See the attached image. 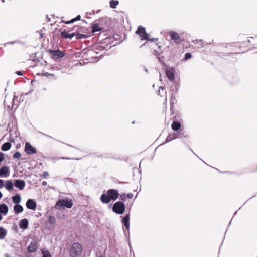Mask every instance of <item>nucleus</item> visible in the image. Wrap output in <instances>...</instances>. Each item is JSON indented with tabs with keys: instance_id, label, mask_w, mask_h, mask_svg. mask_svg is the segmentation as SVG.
<instances>
[{
	"instance_id": "nucleus-1",
	"label": "nucleus",
	"mask_w": 257,
	"mask_h": 257,
	"mask_svg": "<svg viewBox=\"0 0 257 257\" xmlns=\"http://www.w3.org/2000/svg\"><path fill=\"white\" fill-rule=\"evenodd\" d=\"M108 19L107 18H101L98 20H95L91 24L92 33H95L98 31L104 33L109 30V26L107 25Z\"/></svg>"
},
{
	"instance_id": "nucleus-2",
	"label": "nucleus",
	"mask_w": 257,
	"mask_h": 257,
	"mask_svg": "<svg viewBox=\"0 0 257 257\" xmlns=\"http://www.w3.org/2000/svg\"><path fill=\"white\" fill-rule=\"evenodd\" d=\"M68 251L70 257L80 256L82 252V246L78 242H74L69 248Z\"/></svg>"
},
{
	"instance_id": "nucleus-3",
	"label": "nucleus",
	"mask_w": 257,
	"mask_h": 257,
	"mask_svg": "<svg viewBox=\"0 0 257 257\" xmlns=\"http://www.w3.org/2000/svg\"><path fill=\"white\" fill-rule=\"evenodd\" d=\"M73 203L71 199H62L58 200L54 206L55 208L58 210H61L65 208L70 209L73 206Z\"/></svg>"
},
{
	"instance_id": "nucleus-4",
	"label": "nucleus",
	"mask_w": 257,
	"mask_h": 257,
	"mask_svg": "<svg viewBox=\"0 0 257 257\" xmlns=\"http://www.w3.org/2000/svg\"><path fill=\"white\" fill-rule=\"evenodd\" d=\"M112 211L118 215L122 214L125 210V205L123 202L118 201L113 204L112 207Z\"/></svg>"
},
{
	"instance_id": "nucleus-5",
	"label": "nucleus",
	"mask_w": 257,
	"mask_h": 257,
	"mask_svg": "<svg viewBox=\"0 0 257 257\" xmlns=\"http://www.w3.org/2000/svg\"><path fill=\"white\" fill-rule=\"evenodd\" d=\"M56 225V220L55 216L49 215L48 219L45 222V228L49 231L55 228Z\"/></svg>"
},
{
	"instance_id": "nucleus-6",
	"label": "nucleus",
	"mask_w": 257,
	"mask_h": 257,
	"mask_svg": "<svg viewBox=\"0 0 257 257\" xmlns=\"http://www.w3.org/2000/svg\"><path fill=\"white\" fill-rule=\"evenodd\" d=\"M47 52L51 55V58L56 60L59 58H62L65 56V53L60 49L57 50L48 49Z\"/></svg>"
},
{
	"instance_id": "nucleus-7",
	"label": "nucleus",
	"mask_w": 257,
	"mask_h": 257,
	"mask_svg": "<svg viewBox=\"0 0 257 257\" xmlns=\"http://www.w3.org/2000/svg\"><path fill=\"white\" fill-rule=\"evenodd\" d=\"M38 245V238H34L30 242L27 247L28 252L29 253H33L37 251Z\"/></svg>"
},
{
	"instance_id": "nucleus-8",
	"label": "nucleus",
	"mask_w": 257,
	"mask_h": 257,
	"mask_svg": "<svg viewBox=\"0 0 257 257\" xmlns=\"http://www.w3.org/2000/svg\"><path fill=\"white\" fill-rule=\"evenodd\" d=\"M136 33L140 36L141 40H148V34L146 32L145 27L139 26L136 31Z\"/></svg>"
},
{
	"instance_id": "nucleus-9",
	"label": "nucleus",
	"mask_w": 257,
	"mask_h": 257,
	"mask_svg": "<svg viewBox=\"0 0 257 257\" xmlns=\"http://www.w3.org/2000/svg\"><path fill=\"white\" fill-rule=\"evenodd\" d=\"M175 68L174 67H171L165 71L166 76L170 81H176L175 80Z\"/></svg>"
},
{
	"instance_id": "nucleus-10",
	"label": "nucleus",
	"mask_w": 257,
	"mask_h": 257,
	"mask_svg": "<svg viewBox=\"0 0 257 257\" xmlns=\"http://www.w3.org/2000/svg\"><path fill=\"white\" fill-rule=\"evenodd\" d=\"M24 150L28 155H32L37 153V149L28 142L25 143Z\"/></svg>"
},
{
	"instance_id": "nucleus-11",
	"label": "nucleus",
	"mask_w": 257,
	"mask_h": 257,
	"mask_svg": "<svg viewBox=\"0 0 257 257\" xmlns=\"http://www.w3.org/2000/svg\"><path fill=\"white\" fill-rule=\"evenodd\" d=\"M130 210L131 208L129 209L128 212L123 217L120 216V217L122 218L121 222L127 230H129L130 227Z\"/></svg>"
},
{
	"instance_id": "nucleus-12",
	"label": "nucleus",
	"mask_w": 257,
	"mask_h": 257,
	"mask_svg": "<svg viewBox=\"0 0 257 257\" xmlns=\"http://www.w3.org/2000/svg\"><path fill=\"white\" fill-rule=\"evenodd\" d=\"M107 192L109 196L111 201H115L119 196L118 191L114 189H110L107 191Z\"/></svg>"
},
{
	"instance_id": "nucleus-13",
	"label": "nucleus",
	"mask_w": 257,
	"mask_h": 257,
	"mask_svg": "<svg viewBox=\"0 0 257 257\" xmlns=\"http://www.w3.org/2000/svg\"><path fill=\"white\" fill-rule=\"evenodd\" d=\"M171 40H173L177 44H180L182 42L181 38L179 37L178 34L174 31H171L169 33Z\"/></svg>"
},
{
	"instance_id": "nucleus-14",
	"label": "nucleus",
	"mask_w": 257,
	"mask_h": 257,
	"mask_svg": "<svg viewBox=\"0 0 257 257\" xmlns=\"http://www.w3.org/2000/svg\"><path fill=\"white\" fill-rule=\"evenodd\" d=\"M26 207L32 210H35L37 207V203L34 199H29L26 203Z\"/></svg>"
},
{
	"instance_id": "nucleus-15",
	"label": "nucleus",
	"mask_w": 257,
	"mask_h": 257,
	"mask_svg": "<svg viewBox=\"0 0 257 257\" xmlns=\"http://www.w3.org/2000/svg\"><path fill=\"white\" fill-rule=\"evenodd\" d=\"M14 186L18 188L19 190H22L25 188L26 183L24 180L16 179L14 180Z\"/></svg>"
},
{
	"instance_id": "nucleus-16",
	"label": "nucleus",
	"mask_w": 257,
	"mask_h": 257,
	"mask_svg": "<svg viewBox=\"0 0 257 257\" xmlns=\"http://www.w3.org/2000/svg\"><path fill=\"white\" fill-rule=\"evenodd\" d=\"M172 82L173 84L170 87V90L173 92L174 93H177L180 87L179 80L178 81L176 80Z\"/></svg>"
},
{
	"instance_id": "nucleus-17",
	"label": "nucleus",
	"mask_w": 257,
	"mask_h": 257,
	"mask_svg": "<svg viewBox=\"0 0 257 257\" xmlns=\"http://www.w3.org/2000/svg\"><path fill=\"white\" fill-rule=\"evenodd\" d=\"M176 133H174L173 135H175V137L176 139L177 138H182V142H184V140L187 139L188 137L184 134V133L183 132L182 130H180L179 131H176Z\"/></svg>"
},
{
	"instance_id": "nucleus-18",
	"label": "nucleus",
	"mask_w": 257,
	"mask_h": 257,
	"mask_svg": "<svg viewBox=\"0 0 257 257\" xmlns=\"http://www.w3.org/2000/svg\"><path fill=\"white\" fill-rule=\"evenodd\" d=\"M60 36L64 39H71L74 36H76V33L73 32L72 33H69L67 31L64 30L60 33Z\"/></svg>"
},
{
	"instance_id": "nucleus-19",
	"label": "nucleus",
	"mask_w": 257,
	"mask_h": 257,
	"mask_svg": "<svg viewBox=\"0 0 257 257\" xmlns=\"http://www.w3.org/2000/svg\"><path fill=\"white\" fill-rule=\"evenodd\" d=\"M1 177H7L10 174V170L8 166L4 165L0 168Z\"/></svg>"
},
{
	"instance_id": "nucleus-20",
	"label": "nucleus",
	"mask_w": 257,
	"mask_h": 257,
	"mask_svg": "<svg viewBox=\"0 0 257 257\" xmlns=\"http://www.w3.org/2000/svg\"><path fill=\"white\" fill-rule=\"evenodd\" d=\"M93 49L94 50L93 53L97 54L98 53V51H104L106 49L104 45L101 44H97L93 46Z\"/></svg>"
},
{
	"instance_id": "nucleus-21",
	"label": "nucleus",
	"mask_w": 257,
	"mask_h": 257,
	"mask_svg": "<svg viewBox=\"0 0 257 257\" xmlns=\"http://www.w3.org/2000/svg\"><path fill=\"white\" fill-rule=\"evenodd\" d=\"M100 200L103 204H108L111 201L107 192H106V193H103L101 195Z\"/></svg>"
},
{
	"instance_id": "nucleus-22",
	"label": "nucleus",
	"mask_w": 257,
	"mask_h": 257,
	"mask_svg": "<svg viewBox=\"0 0 257 257\" xmlns=\"http://www.w3.org/2000/svg\"><path fill=\"white\" fill-rule=\"evenodd\" d=\"M29 221L27 219H22L20 221L19 226L21 229H26L28 227Z\"/></svg>"
},
{
	"instance_id": "nucleus-23",
	"label": "nucleus",
	"mask_w": 257,
	"mask_h": 257,
	"mask_svg": "<svg viewBox=\"0 0 257 257\" xmlns=\"http://www.w3.org/2000/svg\"><path fill=\"white\" fill-rule=\"evenodd\" d=\"M9 208L6 204L2 203L0 204V213L4 215H6L8 212Z\"/></svg>"
},
{
	"instance_id": "nucleus-24",
	"label": "nucleus",
	"mask_w": 257,
	"mask_h": 257,
	"mask_svg": "<svg viewBox=\"0 0 257 257\" xmlns=\"http://www.w3.org/2000/svg\"><path fill=\"white\" fill-rule=\"evenodd\" d=\"M171 127L174 131H179L181 129V124L178 121H173L171 124Z\"/></svg>"
},
{
	"instance_id": "nucleus-25",
	"label": "nucleus",
	"mask_w": 257,
	"mask_h": 257,
	"mask_svg": "<svg viewBox=\"0 0 257 257\" xmlns=\"http://www.w3.org/2000/svg\"><path fill=\"white\" fill-rule=\"evenodd\" d=\"M12 201L14 203L16 204H19L21 201V197L19 194H16L12 197Z\"/></svg>"
},
{
	"instance_id": "nucleus-26",
	"label": "nucleus",
	"mask_w": 257,
	"mask_h": 257,
	"mask_svg": "<svg viewBox=\"0 0 257 257\" xmlns=\"http://www.w3.org/2000/svg\"><path fill=\"white\" fill-rule=\"evenodd\" d=\"M14 185L12 180H7L5 182V187L7 190L11 191L13 189Z\"/></svg>"
},
{
	"instance_id": "nucleus-27",
	"label": "nucleus",
	"mask_w": 257,
	"mask_h": 257,
	"mask_svg": "<svg viewBox=\"0 0 257 257\" xmlns=\"http://www.w3.org/2000/svg\"><path fill=\"white\" fill-rule=\"evenodd\" d=\"M14 211L16 214H18L23 211V207L20 204L15 205L14 206Z\"/></svg>"
},
{
	"instance_id": "nucleus-28",
	"label": "nucleus",
	"mask_w": 257,
	"mask_h": 257,
	"mask_svg": "<svg viewBox=\"0 0 257 257\" xmlns=\"http://www.w3.org/2000/svg\"><path fill=\"white\" fill-rule=\"evenodd\" d=\"M176 139V137H175V135H173V134H169L164 141L163 142L162 144H160V145H164L165 144H166L170 141L174 140Z\"/></svg>"
},
{
	"instance_id": "nucleus-29",
	"label": "nucleus",
	"mask_w": 257,
	"mask_h": 257,
	"mask_svg": "<svg viewBox=\"0 0 257 257\" xmlns=\"http://www.w3.org/2000/svg\"><path fill=\"white\" fill-rule=\"evenodd\" d=\"M73 29L76 30V32H74V33H76V34L85 33L86 30V29L85 27H79L78 26L76 25L73 26Z\"/></svg>"
},
{
	"instance_id": "nucleus-30",
	"label": "nucleus",
	"mask_w": 257,
	"mask_h": 257,
	"mask_svg": "<svg viewBox=\"0 0 257 257\" xmlns=\"http://www.w3.org/2000/svg\"><path fill=\"white\" fill-rule=\"evenodd\" d=\"M11 147V143L9 142H7L2 144L1 146V150L3 151H8Z\"/></svg>"
},
{
	"instance_id": "nucleus-31",
	"label": "nucleus",
	"mask_w": 257,
	"mask_h": 257,
	"mask_svg": "<svg viewBox=\"0 0 257 257\" xmlns=\"http://www.w3.org/2000/svg\"><path fill=\"white\" fill-rule=\"evenodd\" d=\"M7 231L3 227H0V239L5 238L7 235Z\"/></svg>"
},
{
	"instance_id": "nucleus-32",
	"label": "nucleus",
	"mask_w": 257,
	"mask_h": 257,
	"mask_svg": "<svg viewBox=\"0 0 257 257\" xmlns=\"http://www.w3.org/2000/svg\"><path fill=\"white\" fill-rule=\"evenodd\" d=\"M37 75H40V74L38 73ZM41 75L46 76L47 77H48L50 79H53L55 80L56 79V77L55 76V75L54 74L49 73L48 72H43L41 74Z\"/></svg>"
},
{
	"instance_id": "nucleus-33",
	"label": "nucleus",
	"mask_w": 257,
	"mask_h": 257,
	"mask_svg": "<svg viewBox=\"0 0 257 257\" xmlns=\"http://www.w3.org/2000/svg\"><path fill=\"white\" fill-rule=\"evenodd\" d=\"M90 35H88L87 34L77 33V34H76L75 37H76V39L77 40H79V39H86V38H88V37Z\"/></svg>"
},
{
	"instance_id": "nucleus-34",
	"label": "nucleus",
	"mask_w": 257,
	"mask_h": 257,
	"mask_svg": "<svg viewBox=\"0 0 257 257\" xmlns=\"http://www.w3.org/2000/svg\"><path fill=\"white\" fill-rule=\"evenodd\" d=\"M175 94L176 93H172L171 95L170 103L171 107H173L174 103L177 101L176 99H175Z\"/></svg>"
},
{
	"instance_id": "nucleus-35",
	"label": "nucleus",
	"mask_w": 257,
	"mask_h": 257,
	"mask_svg": "<svg viewBox=\"0 0 257 257\" xmlns=\"http://www.w3.org/2000/svg\"><path fill=\"white\" fill-rule=\"evenodd\" d=\"M118 4L119 2L117 0H110L109 2L110 7L112 9H115Z\"/></svg>"
},
{
	"instance_id": "nucleus-36",
	"label": "nucleus",
	"mask_w": 257,
	"mask_h": 257,
	"mask_svg": "<svg viewBox=\"0 0 257 257\" xmlns=\"http://www.w3.org/2000/svg\"><path fill=\"white\" fill-rule=\"evenodd\" d=\"M158 60L159 61V62L162 64V66L163 67H169V66H168L166 63L164 62V59H165V57L164 56H159L157 58Z\"/></svg>"
},
{
	"instance_id": "nucleus-37",
	"label": "nucleus",
	"mask_w": 257,
	"mask_h": 257,
	"mask_svg": "<svg viewBox=\"0 0 257 257\" xmlns=\"http://www.w3.org/2000/svg\"><path fill=\"white\" fill-rule=\"evenodd\" d=\"M18 97L16 95H14L13 96V101H12V106L14 107V106H16V108H17L18 104L15 103V101H17L18 102Z\"/></svg>"
},
{
	"instance_id": "nucleus-38",
	"label": "nucleus",
	"mask_w": 257,
	"mask_h": 257,
	"mask_svg": "<svg viewBox=\"0 0 257 257\" xmlns=\"http://www.w3.org/2000/svg\"><path fill=\"white\" fill-rule=\"evenodd\" d=\"M13 157L15 159H19V158H20L21 156V154L20 153V152L19 151H16L14 154H13Z\"/></svg>"
},
{
	"instance_id": "nucleus-39",
	"label": "nucleus",
	"mask_w": 257,
	"mask_h": 257,
	"mask_svg": "<svg viewBox=\"0 0 257 257\" xmlns=\"http://www.w3.org/2000/svg\"><path fill=\"white\" fill-rule=\"evenodd\" d=\"M191 57H192V55L190 53H186L185 54L183 60L184 61H187L188 59H190L191 58Z\"/></svg>"
},
{
	"instance_id": "nucleus-40",
	"label": "nucleus",
	"mask_w": 257,
	"mask_h": 257,
	"mask_svg": "<svg viewBox=\"0 0 257 257\" xmlns=\"http://www.w3.org/2000/svg\"><path fill=\"white\" fill-rule=\"evenodd\" d=\"M42 257H51V255L48 250L42 251Z\"/></svg>"
},
{
	"instance_id": "nucleus-41",
	"label": "nucleus",
	"mask_w": 257,
	"mask_h": 257,
	"mask_svg": "<svg viewBox=\"0 0 257 257\" xmlns=\"http://www.w3.org/2000/svg\"><path fill=\"white\" fill-rule=\"evenodd\" d=\"M119 199L122 201L126 200V194L125 193H122L119 195Z\"/></svg>"
},
{
	"instance_id": "nucleus-42",
	"label": "nucleus",
	"mask_w": 257,
	"mask_h": 257,
	"mask_svg": "<svg viewBox=\"0 0 257 257\" xmlns=\"http://www.w3.org/2000/svg\"><path fill=\"white\" fill-rule=\"evenodd\" d=\"M49 173L47 171H44L42 173V175H41V176L46 179L49 176Z\"/></svg>"
},
{
	"instance_id": "nucleus-43",
	"label": "nucleus",
	"mask_w": 257,
	"mask_h": 257,
	"mask_svg": "<svg viewBox=\"0 0 257 257\" xmlns=\"http://www.w3.org/2000/svg\"><path fill=\"white\" fill-rule=\"evenodd\" d=\"M147 41H150V42H156V41H158V38H149L148 37V40H146Z\"/></svg>"
},
{
	"instance_id": "nucleus-44",
	"label": "nucleus",
	"mask_w": 257,
	"mask_h": 257,
	"mask_svg": "<svg viewBox=\"0 0 257 257\" xmlns=\"http://www.w3.org/2000/svg\"><path fill=\"white\" fill-rule=\"evenodd\" d=\"M5 159L4 154L0 152V163H1Z\"/></svg>"
},
{
	"instance_id": "nucleus-45",
	"label": "nucleus",
	"mask_w": 257,
	"mask_h": 257,
	"mask_svg": "<svg viewBox=\"0 0 257 257\" xmlns=\"http://www.w3.org/2000/svg\"><path fill=\"white\" fill-rule=\"evenodd\" d=\"M16 73L19 76L24 75V71L23 70L17 71H16Z\"/></svg>"
},
{
	"instance_id": "nucleus-46",
	"label": "nucleus",
	"mask_w": 257,
	"mask_h": 257,
	"mask_svg": "<svg viewBox=\"0 0 257 257\" xmlns=\"http://www.w3.org/2000/svg\"><path fill=\"white\" fill-rule=\"evenodd\" d=\"M63 22L66 24H69L74 23V21H73V19H72L71 20L69 21H63Z\"/></svg>"
},
{
	"instance_id": "nucleus-47",
	"label": "nucleus",
	"mask_w": 257,
	"mask_h": 257,
	"mask_svg": "<svg viewBox=\"0 0 257 257\" xmlns=\"http://www.w3.org/2000/svg\"><path fill=\"white\" fill-rule=\"evenodd\" d=\"M153 54L156 56V58H157L159 56H160V53L157 50H154L153 52Z\"/></svg>"
},
{
	"instance_id": "nucleus-48",
	"label": "nucleus",
	"mask_w": 257,
	"mask_h": 257,
	"mask_svg": "<svg viewBox=\"0 0 257 257\" xmlns=\"http://www.w3.org/2000/svg\"><path fill=\"white\" fill-rule=\"evenodd\" d=\"M73 21H74V22L75 21L80 20L81 19V16L80 15H78L75 18H73Z\"/></svg>"
},
{
	"instance_id": "nucleus-49",
	"label": "nucleus",
	"mask_w": 257,
	"mask_h": 257,
	"mask_svg": "<svg viewBox=\"0 0 257 257\" xmlns=\"http://www.w3.org/2000/svg\"><path fill=\"white\" fill-rule=\"evenodd\" d=\"M36 153H37V156H38V157H39V158H43L44 157L43 155L41 152H37Z\"/></svg>"
},
{
	"instance_id": "nucleus-50",
	"label": "nucleus",
	"mask_w": 257,
	"mask_h": 257,
	"mask_svg": "<svg viewBox=\"0 0 257 257\" xmlns=\"http://www.w3.org/2000/svg\"><path fill=\"white\" fill-rule=\"evenodd\" d=\"M160 89L163 90L164 89H165V87L163 86H160L159 87V90H158V92L157 94L158 95H160L161 96H162V95H160Z\"/></svg>"
},
{
	"instance_id": "nucleus-51",
	"label": "nucleus",
	"mask_w": 257,
	"mask_h": 257,
	"mask_svg": "<svg viewBox=\"0 0 257 257\" xmlns=\"http://www.w3.org/2000/svg\"><path fill=\"white\" fill-rule=\"evenodd\" d=\"M128 199H132L133 197V194L132 193H128L126 196Z\"/></svg>"
},
{
	"instance_id": "nucleus-52",
	"label": "nucleus",
	"mask_w": 257,
	"mask_h": 257,
	"mask_svg": "<svg viewBox=\"0 0 257 257\" xmlns=\"http://www.w3.org/2000/svg\"><path fill=\"white\" fill-rule=\"evenodd\" d=\"M12 229L13 230L17 231V225L16 224H14Z\"/></svg>"
},
{
	"instance_id": "nucleus-53",
	"label": "nucleus",
	"mask_w": 257,
	"mask_h": 257,
	"mask_svg": "<svg viewBox=\"0 0 257 257\" xmlns=\"http://www.w3.org/2000/svg\"><path fill=\"white\" fill-rule=\"evenodd\" d=\"M4 181L2 179H0V189L3 187L4 185Z\"/></svg>"
},
{
	"instance_id": "nucleus-54",
	"label": "nucleus",
	"mask_w": 257,
	"mask_h": 257,
	"mask_svg": "<svg viewBox=\"0 0 257 257\" xmlns=\"http://www.w3.org/2000/svg\"><path fill=\"white\" fill-rule=\"evenodd\" d=\"M222 173H227V174H234V172L230 171H224V172H220Z\"/></svg>"
},
{
	"instance_id": "nucleus-55",
	"label": "nucleus",
	"mask_w": 257,
	"mask_h": 257,
	"mask_svg": "<svg viewBox=\"0 0 257 257\" xmlns=\"http://www.w3.org/2000/svg\"><path fill=\"white\" fill-rule=\"evenodd\" d=\"M47 182H46V181H42V186H46V185H47Z\"/></svg>"
},
{
	"instance_id": "nucleus-56",
	"label": "nucleus",
	"mask_w": 257,
	"mask_h": 257,
	"mask_svg": "<svg viewBox=\"0 0 257 257\" xmlns=\"http://www.w3.org/2000/svg\"><path fill=\"white\" fill-rule=\"evenodd\" d=\"M187 147L188 148V149L191 151L194 154H195L196 156V155L195 154V153L193 151V150H192V149L189 146H187Z\"/></svg>"
},
{
	"instance_id": "nucleus-57",
	"label": "nucleus",
	"mask_w": 257,
	"mask_h": 257,
	"mask_svg": "<svg viewBox=\"0 0 257 257\" xmlns=\"http://www.w3.org/2000/svg\"><path fill=\"white\" fill-rule=\"evenodd\" d=\"M202 41V40H195V43H199Z\"/></svg>"
},
{
	"instance_id": "nucleus-58",
	"label": "nucleus",
	"mask_w": 257,
	"mask_h": 257,
	"mask_svg": "<svg viewBox=\"0 0 257 257\" xmlns=\"http://www.w3.org/2000/svg\"><path fill=\"white\" fill-rule=\"evenodd\" d=\"M40 133L41 134H42V135H44V136H47V137H48L52 138L50 136H49V135H46V134H44V133H43L40 132Z\"/></svg>"
},
{
	"instance_id": "nucleus-59",
	"label": "nucleus",
	"mask_w": 257,
	"mask_h": 257,
	"mask_svg": "<svg viewBox=\"0 0 257 257\" xmlns=\"http://www.w3.org/2000/svg\"><path fill=\"white\" fill-rule=\"evenodd\" d=\"M69 31H74L75 32H76V30L73 29V27L72 28H69Z\"/></svg>"
},
{
	"instance_id": "nucleus-60",
	"label": "nucleus",
	"mask_w": 257,
	"mask_h": 257,
	"mask_svg": "<svg viewBox=\"0 0 257 257\" xmlns=\"http://www.w3.org/2000/svg\"><path fill=\"white\" fill-rule=\"evenodd\" d=\"M97 257H106V256L104 254H102L100 256H97Z\"/></svg>"
},
{
	"instance_id": "nucleus-61",
	"label": "nucleus",
	"mask_w": 257,
	"mask_h": 257,
	"mask_svg": "<svg viewBox=\"0 0 257 257\" xmlns=\"http://www.w3.org/2000/svg\"><path fill=\"white\" fill-rule=\"evenodd\" d=\"M16 43V41H13V42H8V43H10V44H14Z\"/></svg>"
},
{
	"instance_id": "nucleus-62",
	"label": "nucleus",
	"mask_w": 257,
	"mask_h": 257,
	"mask_svg": "<svg viewBox=\"0 0 257 257\" xmlns=\"http://www.w3.org/2000/svg\"><path fill=\"white\" fill-rule=\"evenodd\" d=\"M118 183L119 184H125V183H127V182H119Z\"/></svg>"
},
{
	"instance_id": "nucleus-63",
	"label": "nucleus",
	"mask_w": 257,
	"mask_h": 257,
	"mask_svg": "<svg viewBox=\"0 0 257 257\" xmlns=\"http://www.w3.org/2000/svg\"><path fill=\"white\" fill-rule=\"evenodd\" d=\"M3 197V194L2 193V192L0 191V199L2 198Z\"/></svg>"
},
{
	"instance_id": "nucleus-64",
	"label": "nucleus",
	"mask_w": 257,
	"mask_h": 257,
	"mask_svg": "<svg viewBox=\"0 0 257 257\" xmlns=\"http://www.w3.org/2000/svg\"><path fill=\"white\" fill-rule=\"evenodd\" d=\"M98 157H101V158H102V157H106V156H103V155H100V156H99Z\"/></svg>"
}]
</instances>
